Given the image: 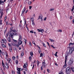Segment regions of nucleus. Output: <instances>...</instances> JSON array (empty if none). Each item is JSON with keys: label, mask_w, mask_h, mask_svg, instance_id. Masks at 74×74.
Instances as JSON below:
<instances>
[{"label": "nucleus", "mask_w": 74, "mask_h": 74, "mask_svg": "<svg viewBox=\"0 0 74 74\" xmlns=\"http://www.w3.org/2000/svg\"><path fill=\"white\" fill-rule=\"evenodd\" d=\"M69 55V53H66L65 55V64L64 66V68H66L67 67V64H66V62H67V56Z\"/></svg>", "instance_id": "nucleus-1"}, {"label": "nucleus", "mask_w": 74, "mask_h": 74, "mask_svg": "<svg viewBox=\"0 0 74 74\" xmlns=\"http://www.w3.org/2000/svg\"><path fill=\"white\" fill-rule=\"evenodd\" d=\"M66 71L67 74H69L71 72V70L70 67H68L66 69Z\"/></svg>", "instance_id": "nucleus-2"}, {"label": "nucleus", "mask_w": 74, "mask_h": 74, "mask_svg": "<svg viewBox=\"0 0 74 74\" xmlns=\"http://www.w3.org/2000/svg\"><path fill=\"white\" fill-rule=\"evenodd\" d=\"M74 51V47H72L69 50V52L68 53L69 54H71L73 53V51Z\"/></svg>", "instance_id": "nucleus-3"}, {"label": "nucleus", "mask_w": 74, "mask_h": 74, "mask_svg": "<svg viewBox=\"0 0 74 74\" xmlns=\"http://www.w3.org/2000/svg\"><path fill=\"white\" fill-rule=\"evenodd\" d=\"M73 59H71L70 60L68 64L69 65H71L72 63H73Z\"/></svg>", "instance_id": "nucleus-4"}, {"label": "nucleus", "mask_w": 74, "mask_h": 74, "mask_svg": "<svg viewBox=\"0 0 74 74\" xmlns=\"http://www.w3.org/2000/svg\"><path fill=\"white\" fill-rule=\"evenodd\" d=\"M14 34L12 32L10 33L9 36L10 37H12V38H14Z\"/></svg>", "instance_id": "nucleus-5"}, {"label": "nucleus", "mask_w": 74, "mask_h": 74, "mask_svg": "<svg viewBox=\"0 0 74 74\" xmlns=\"http://www.w3.org/2000/svg\"><path fill=\"white\" fill-rule=\"evenodd\" d=\"M42 66H43L44 67H45V60H43L42 62Z\"/></svg>", "instance_id": "nucleus-6"}, {"label": "nucleus", "mask_w": 74, "mask_h": 74, "mask_svg": "<svg viewBox=\"0 0 74 74\" xmlns=\"http://www.w3.org/2000/svg\"><path fill=\"white\" fill-rule=\"evenodd\" d=\"M1 42L2 44L3 43H6V42H7V41H6V40L5 39H2Z\"/></svg>", "instance_id": "nucleus-7"}, {"label": "nucleus", "mask_w": 74, "mask_h": 74, "mask_svg": "<svg viewBox=\"0 0 74 74\" xmlns=\"http://www.w3.org/2000/svg\"><path fill=\"white\" fill-rule=\"evenodd\" d=\"M40 19L41 21H43V19H42V15H41L39 16L38 19Z\"/></svg>", "instance_id": "nucleus-8"}, {"label": "nucleus", "mask_w": 74, "mask_h": 74, "mask_svg": "<svg viewBox=\"0 0 74 74\" xmlns=\"http://www.w3.org/2000/svg\"><path fill=\"white\" fill-rule=\"evenodd\" d=\"M19 36V41H21L22 40V36L20 34H18Z\"/></svg>", "instance_id": "nucleus-9"}, {"label": "nucleus", "mask_w": 74, "mask_h": 74, "mask_svg": "<svg viewBox=\"0 0 74 74\" xmlns=\"http://www.w3.org/2000/svg\"><path fill=\"white\" fill-rule=\"evenodd\" d=\"M5 64L6 66H5L6 69H8V65L7 62L5 63Z\"/></svg>", "instance_id": "nucleus-10"}, {"label": "nucleus", "mask_w": 74, "mask_h": 74, "mask_svg": "<svg viewBox=\"0 0 74 74\" xmlns=\"http://www.w3.org/2000/svg\"><path fill=\"white\" fill-rule=\"evenodd\" d=\"M26 10V8L24 7V8L23 9V10L22 12V14H23V12H25V10Z\"/></svg>", "instance_id": "nucleus-11"}, {"label": "nucleus", "mask_w": 74, "mask_h": 74, "mask_svg": "<svg viewBox=\"0 0 74 74\" xmlns=\"http://www.w3.org/2000/svg\"><path fill=\"white\" fill-rule=\"evenodd\" d=\"M23 20H24V22H25L24 25L25 26V25H26V20H25V18L24 17H23Z\"/></svg>", "instance_id": "nucleus-12"}, {"label": "nucleus", "mask_w": 74, "mask_h": 74, "mask_svg": "<svg viewBox=\"0 0 74 74\" xmlns=\"http://www.w3.org/2000/svg\"><path fill=\"white\" fill-rule=\"evenodd\" d=\"M18 44L19 45H21L22 44V41H21V40H19L18 42Z\"/></svg>", "instance_id": "nucleus-13"}, {"label": "nucleus", "mask_w": 74, "mask_h": 74, "mask_svg": "<svg viewBox=\"0 0 74 74\" xmlns=\"http://www.w3.org/2000/svg\"><path fill=\"white\" fill-rule=\"evenodd\" d=\"M1 4L2 5H4V1H0V4Z\"/></svg>", "instance_id": "nucleus-14"}, {"label": "nucleus", "mask_w": 74, "mask_h": 74, "mask_svg": "<svg viewBox=\"0 0 74 74\" xmlns=\"http://www.w3.org/2000/svg\"><path fill=\"white\" fill-rule=\"evenodd\" d=\"M8 60L9 63L11 64V62H12V61H11V58H9Z\"/></svg>", "instance_id": "nucleus-15"}, {"label": "nucleus", "mask_w": 74, "mask_h": 74, "mask_svg": "<svg viewBox=\"0 0 74 74\" xmlns=\"http://www.w3.org/2000/svg\"><path fill=\"white\" fill-rule=\"evenodd\" d=\"M71 69L72 71H73V72L74 73V68L72 66L71 68Z\"/></svg>", "instance_id": "nucleus-16"}, {"label": "nucleus", "mask_w": 74, "mask_h": 74, "mask_svg": "<svg viewBox=\"0 0 74 74\" xmlns=\"http://www.w3.org/2000/svg\"><path fill=\"white\" fill-rule=\"evenodd\" d=\"M6 57L5 59H7V58H8V53H7V52H6Z\"/></svg>", "instance_id": "nucleus-17"}, {"label": "nucleus", "mask_w": 74, "mask_h": 74, "mask_svg": "<svg viewBox=\"0 0 74 74\" xmlns=\"http://www.w3.org/2000/svg\"><path fill=\"white\" fill-rule=\"evenodd\" d=\"M2 66L3 67L4 69V70H5V67H4V63H3V61H2Z\"/></svg>", "instance_id": "nucleus-18"}, {"label": "nucleus", "mask_w": 74, "mask_h": 74, "mask_svg": "<svg viewBox=\"0 0 74 74\" xmlns=\"http://www.w3.org/2000/svg\"><path fill=\"white\" fill-rule=\"evenodd\" d=\"M49 40H50V41L51 42H54L55 41V40L53 39H49Z\"/></svg>", "instance_id": "nucleus-19"}, {"label": "nucleus", "mask_w": 74, "mask_h": 74, "mask_svg": "<svg viewBox=\"0 0 74 74\" xmlns=\"http://www.w3.org/2000/svg\"><path fill=\"white\" fill-rule=\"evenodd\" d=\"M74 43H70L69 44V46H71V45H74Z\"/></svg>", "instance_id": "nucleus-20"}, {"label": "nucleus", "mask_w": 74, "mask_h": 74, "mask_svg": "<svg viewBox=\"0 0 74 74\" xmlns=\"http://www.w3.org/2000/svg\"><path fill=\"white\" fill-rule=\"evenodd\" d=\"M24 55V52L23 51L21 53V56H23Z\"/></svg>", "instance_id": "nucleus-21"}, {"label": "nucleus", "mask_w": 74, "mask_h": 74, "mask_svg": "<svg viewBox=\"0 0 74 74\" xmlns=\"http://www.w3.org/2000/svg\"><path fill=\"white\" fill-rule=\"evenodd\" d=\"M39 53H40L41 52V48L39 47Z\"/></svg>", "instance_id": "nucleus-22"}, {"label": "nucleus", "mask_w": 74, "mask_h": 74, "mask_svg": "<svg viewBox=\"0 0 74 74\" xmlns=\"http://www.w3.org/2000/svg\"><path fill=\"white\" fill-rule=\"evenodd\" d=\"M2 47H3L4 48H5V47H6V46H5V45L2 44Z\"/></svg>", "instance_id": "nucleus-23"}, {"label": "nucleus", "mask_w": 74, "mask_h": 74, "mask_svg": "<svg viewBox=\"0 0 74 74\" xmlns=\"http://www.w3.org/2000/svg\"><path fill=\"white\" fill-rule=\"evenodd\" d=\"M8 41H9V42H11V40H10V38L9 37L8 38Z\"/></svg>", "instance_id": "nucleus-24"}, {"label": "nucleus", "mask_w": 74, "mask_h": 74, "mask_svg": "<svg viewBox=\"0 0 74 74\" xmlns=\"http://www.w3.org/2000/svg\"><path fill=\"white\" fill-rule=\"evenodd\" d=\"M40 32L42 33H43L44 32V30L42 29H40Z\"/></svg>", "instance_id": "nucleus-25"}, {"label": "nucleus", "mask_w": 74, "mask_h": 74, "mask_svg": "<svg viewBox=\"0 0 74 74\" xmlns=\"http://www.w3.org/2000/svg\"><path fill=\"white\" fill-rule=\"evenodd\" d=\"M37 66H39V64H40V62H39L38 61H37Z\"/></svg>", "instance_id": "nucleus-26"}, {"label": "nucleus", "mask_w": 74, "mask_h": 74, "mask_svg": "<svg viewBox=\"0 0 74 74\" xmlns=\"http://www.w3.org/2000/svg\"><path fill=\"white\" fill-rule=\"evenodd\" d=\"M10 52H12V48L11 47H10Z\"/></svg>", "instance_id": "nucleus-27"}, {"label": "nucleus", "mask_w": 74, "mask_h": 74, "mask_svg": "<svg viewBox=\"0 0 74 74\" xmlns=\"http://www.w3.org/2000/svg\"><path fill=\"white\" fill-rule=\"evenodd\" d=\"M32 43L33 44H34L35 46H36V43H35V42H34V41H32Z\"/></svg>", "instance_id": "nucleus-28"}, {"label": "nucleus", "mask_w": 74, "mask_h": 74, "mask_svg": "<svg viewBox=\"0 0 74 74\" xmlns=\"http://www.w3.org/2000/svg\"><path fill=\"white\" fill-rule=\"evenodd\" d=\"M19 45H20L18 44V45H16V46L17 47V48H18L19 46Z\"/></svg>", "instance_id": "nucleus-29"}, {"label": "nucleus", "mask_w": 74, "mask_h": 74, "mask_svg": "<svg viewBox=\"0 0 74 74\" xmlns=\"http://www.w3.org/2000/svg\"><path fill=\"white\" fill-rule=\"evenodd\" d=\"M34 18H31V21H32V22H33V21H34Z\"/></svg>", "instance_id": "nucleus-30"}, {"label": "nucleus", "mask_w": 74, "mask_h": 74, "mask_svg": "<svg viewBox=\"0 0 74 74\" xmlns=\"http://www.w3.org/2000/svg\"><path fill=\"white\" fill-rule=\"evenodd\" d=\"M29 45L30 47L32 46V43H31V42H29Z\"/></svg>", "instance_id": "nucleus-31"}, {"label": "nucleus", "mask_w": 74, "mask_h": 74, "mask_svg": "<svg viewBox=\"0 0 74 74\" xmlns=\"http://www.w3.org/2000/svg\"><path fill=\"white\" fill-rule=\"evenodd\" d=\"M30 55L32 56L33 55V52H31L30 53Z\"/></svg>", "instance_id": "nucleus-32"}, {"label": "nucleus", "mask_w": 74, "mask_h": 74, "mask_svg": "<svg viewBox=\"0 0 74 74\" xmlns=\"http://www.w3.org/2000/svg\"><path fill=\"white\" fill-rule=\"evenodd\" d=\"M0 26L1 25H2L3 24L2 23H1L2 22V20H1L0 21Z\"/></svg>", "instance_id": "nucleus-33"}, {"label": "nucleus", "mask_w": 74, "mask_h": 74, "mask_svg": "<svg viewBox=\"0 0 74 74\" xmlns=\"http://www.w3.org/2000/svg\"><path fill=\"white\" fill-rule=\"evenodd\" d=\"M32 4V2L29 1L28 2V4L30 5V4Z\"/></svg>", "instance_id": "nucleus-34"}, {"label": "nucleus", "mask_w": 74, "mask_h": 74, "mask_svg": "<svg viewBox=\"0 0 74 74\" xmlns=\"http://www.w3.org/2000/svg\"><path fill=\"white\" fill-rule=\"evenodd\" d=\"M47 72H48V73H51V71L50 70L48 69H47Z\"/></svg>", "instance_id": "nucleus-35"}, {"label": "nucleus", "mask_w": 74, "mask_h": 74, "mask_svg": "<svg viewBox=\"0 0 74 74\" xmlns=\"http://www.w3.org/2000/svg\"><path fill=\"white\" fill-rule=\"evenodd\" d=\"M54 8H52L50 10V11H54Z\"/></svg>", "instance_id": "nucleus-36"}, {"label": "nucleus", "mask_w": 74, "mask_h": 74, "mask_svg": "<svg viewBox=\"0 0 74 74\" xmlns=\"http://www.w3.org/2000/svg\"><path fill=\"white\" fill-rule=\"evenodd\" d=\"M57 53H58V52H56L55 53V54L54 55L56 56H57V57L58 56H57Z\"/></svg>", "instance_id": "nucleus-37"}, {"label": "nucleus", "mask_w": 74, "mask_h": 74, "mask_svg": "<svg viewBox=\"0 0 74 74\" xmlns=\"http://www.w3.org/2000/svg\"><path fill=\"white\" fill-rule=\"evenodd\" d=\"M12 59L13 60H15V57L13 56L12 57Z\"/></svg>", "instance_id": "nucleus-38"}, {"label": "nucleus", "mask_w": 74, "mask_h": 74, "mask_svg": "<svg viewBox=\"0 0 74 74\" xmlns=\"http://www.w3.org/2000/svg\"><path fill=\"white\" fill-rule=\"evenodd\" d=\"M43 54L42 53H41L40 54V57H42Z\"/></svg>", "instance_id": "nucleus-39"}, {"label": "nucleus", "mask_w": 74, "mask_h": 74, "mask_svg": "<svg viewBox=\"0 0 74 74\" xmlns=\"http://www.w3.org/2000/svg\"><path fill=\"white\" fill-rule=\"evenodd\" d=\"M17 70L18 71H21V69L20 68H18L17 69Z\"/></svg>", "instance_id": "nucleus-40"}, {"label": "nucleus", "mask_w": 74, "mask_h": 74, "mask_svg": "<svg viewBox=\"0 0 74 74\" xmlns=\"http://www.w3.org/2000/svg\"><path fill=\"white\" fill-rule=\"evenodd\" d=\"M0 13H1V16H2V13H3L2 12H1H1H0Z\"/></svg>", "instance_id": "nucleus-41"}, {"label": "nucleus", "mask_w": 74, "mask_h": 74, "mask_svg": "<svg viewBox=\"0 0 74 74\" xmlns=\"http://www.w3.org/2000/svg\"><path fill=\"white\" fill-rule=\"evenodd\" d=\"M17 74H21V72L20 71H18L17 72Z\"/></svg>", "instance_id": "nucleus-42"}, {"label": "nucleus", "mask_w": 74, "mask_h": 74, "mask_svg": "<svg viewBox=\"0 0 74 74\" xmlns=\"http://www.w3.org/2000/svg\"><path fill=\"white\" fill-rule=\"evenodd\" d=\"M58 32H62V30L60 29H59L58 30Z\"/></svg>", "instance_id": "nucleus-43"}, {"label": "nucleus", "mask_w": 74, "mask_h": 74, "mask_svg": "<svg viewBox=\"0 0 74 74\" xmlns=\"http://www.w3.org/2000/svg\"><path fill=\"white\" fill-rule=\"evenodd\" d=\"M24 68H26V64H24L23 66Z\"/></svg>", "instance_id": "nucleus-44"}, {"label": "nucleus", "mask_w": 74, "mask_h": 74, "mask_svg": "<svg viewBox=\"0 0 74 74\" xmlns=\"http://www.w3.org/2000/svg\"><path fill=\"white\" fill-rule=\"evenodd\" d=\"M43 46L45 47H46V45H45V44L43 43Z\"/></svg>", "instance_id": "nucleus-45"}, {"label": "nucleus", "mask_w": 74, "mask_h": 74, "mask_svg": "<svg viewBox=\"0 0 74 74\" xmlns=\"http://www.w3.org/2000/svg\"><path fill=\"white\" fill-rule=\"evenodd\" d=\"M59 74H64L63 73L60 72L59 73Z\"/></svg>", "instance_id": "nucleus-46"}, {"label": "nucleus", "mask_w": 74, "mask_h": 74, "mask_svg": "<svg viewBox=\"0 0 74 74\" xmlns=\"http://www.w3.org/2000/svg\"><path fill=\"white\" fill-rule=\"evenodd\" d=\"M29 60H32V57L31 56L29 57Z\"/></svg>", "instance_id": "nucleus-47"}, {"label": "nucleus", "mask_w": 74, "mask_h": 74, "mask_svg": "<svg viewBox=\"0 0 74 74\" xmlns=\"http://www.w3.org/2000/svg\"><path fill=\"white\" fill-rule=\"evenodd\" d=\"M24 41L25 42V44H26V40L24 39Z\"/></svg>", "instance_id": "nucleus-48"}, {"label": "nucleus", "mask_w": 74, "mask_h": 74, "mask_svg": "<svg viewBox=\"0 0 74 74\" xmlns=\"http://www.w3.org/2000/svg\"><path fill=\"white\" fill-rule=\"evenodd\" d=\"M46 19H47V17H45L44 18V21H46Z\"/></svg>", "instance_id": "nucleus-49"}, {"label": "nucleus", "mask_w": 74, "mask_h": 74, "mask_svg": "<svg viewBox=\"0 0 74 74\" xmlns=\"http://www.w3.org/2000/svg\"><path fill=\"white\" fill-rule=\"evenodd\" d=\"M6 35L7 36V37H8V35H9V33H8L6 34Z\"/></svg>", "instance_id": "nucleus-50"}, {"label": "nucleus", "mask_w": 74, "mask_h": 74, "mask_svg": "<svg viewBox=\"0 0 74 74\" xmlns=\"http://www.w3.org/2000/svg\"><path fill=\"white\" fill-rule=\"evenodd\" d=\"M37 30L39 32H40L41 29H37Z\"/></svg>", "instance_id": "nucleus-51"}, {"label": "nucleus", "mask_w": 74, "mask_h": 74, "mask_svg": "<svg viewBox=\"0 0 74 74\" xmlns=\"http://www.w3.org/2000/svg\"><path fill=\"white\" fill-rule=\"evenodd\" d=\"M12 72L13 74H15V72L14 71H12Z\"/></svg>", "instance_id": "nucleus-52"}, {"label": "nucleus", "mask_w": 74, "mask_h": 74, "mask_svg": "<svg viewBox=\"0 0 74 74\" xmlns=\"http://www.w3.org/2000/svg\"><path fill=\"white\" fill-rule=\"evenodd\" d=\"M32 8V6H29V10H30Z\"/></svg>", "instance_id": "nucleus-53"}, {"label": "nucleus", "mask_w": 74, "mask_h": 74, "mask_svg": "<svg viewBox=\"0 0 74 74\" xmlns=\"http://www.w3.org/2000/svg\"><path fill=\"white\" fill-rule=\"evenodd\" d=\"M13 41H14V42H17V40H14Z\"/></svg>", "instance_id": "nucleus-54"}, {"label": "nucleus", "mask_w": 74, "mask_h": 74, "mask_svg": "<svg viewBox=\"0 0 74 74\" xmlns=\"http://www.w3.org/2000/svg\"><path fill=\"white\" fill-rule=\"evenodd\" d=\"M51 47L53 48H55V47H54V46H53V45H51Z\"/></svg>", "instance_id": "nucleus-55"}, {"label": "nucleus", "mask_w": 74, "mask_h": 74, "mask_svg": "<svg viewBox=\"0 0 74 74\" xmlns=\"http://www.w3.org/2000/svg\"><path fill=\"white\" fill-rule=\"evenodd\" d=\"M30 32V33H34L33 31H31Z\"/></svg>", "instance_id": "nucleus-56"}, {"label": "nucleus", "mask_w": 74, "mask_h": 74, "mask_svg": "<svg viewBox=\"0 0 74 74\" xmlns=\"http://www.w3.org/2000/svg\"><path fill=\"white\" fill-rule=\"evenodd\" d=\"M32 24L33 25H35V24H34V22L33 21L32 22Z\"/></svg>", "instance_id": "nucleus-57"}, {"label": "nucleus", "mask_w": 74, "mask_h": 74, "mask_svg": "<svg viewBox=\"0 0 74 74\" xmlns=\"http://www.w3.org/2000/svg\"><path fill=\"white\" fill-rule=\"evenodd\" d=\"M55 65H56V66H57V67L58 66V64L56 63H55Z\"/></svg>", "instance_id": "nucleus-58"}, {"label": "nucleus", "mask_w": 74, "mask_h": 74, "mask_svg": "<svg viewBox=\"0 0 74 74\" xmlns=\"http://www.w3.org/2000/svg\"><path fill=\"white\" fill-rule=\"evenodd\" d=\"M1 53H2V51L0 49V54H1Z\"/></svg>", "instance_id": "nucleus-59"}, {"label": "nucleus", "mask_w": 74, "mask_h": 74, "mask_svg": "<svg viewBox=\"0 0 74 74\" xmlns=\"http://www.w3.org/2000/svg\"><path fill=\"white\" fill-rule=\"evenodd\" d=\"M16 64H18V60H16Z\"/></svg>", "instance_id": "nucleus-60"}, {"label": "nucleus", "mask_w": 74, "mask_h": 74, "mask_svg": "<svg viewBox=\"0 0 74 74\" xmlns=\"http://www.w3.org/2000/svg\"><path fill=\"white\" fill-rule=\"evenodd\" d=\"M26 27L27 30H29V28H28V27H27V26H26Z\"/></svg>", "instance_id": "nucleus-61"}, {"label": "nucleus", "mask_w": 74, "mask_h": 74, "mask_svg": "<svg viewBox=\"0 0 74 74\" xmlns=\"http://www.w3.org/2000/svg\"><path fill=\"white\" fill-rule=\"evenodd\" d=\"M73 19V17L72 16H71L70 18V19Z\"/></svg>", "instance_id": "nucleus-62"}, {"label": "nucleus", "mask_w": 74, "mask_h": 74, "mask_svg": "<svg viewBox=\"0 0 74 74\" xmlns=\"http://www.w3.org/2000/svg\"><path fill=\"white\" fill-rule=\"evenodd\" d=\"M7 17H5V20H6V19H7Z\"/></svg>", "instance_id": "nucleus-63"}, {"label": "nucleus", "mask_w": 74, "mask_h": 74, "mask_svg": "<svg viewBox=\"0 0 74 74\" xmlns=\"http://www.w3.org/2000/svg\"><path fill=\"white\" fill-rule=\"evenodd\" d=\"M23 73L24 74H26V72H25V71H23Z\"/></svg>", "instance_id": "nucleus-64"}]
</instances>
